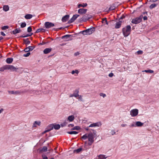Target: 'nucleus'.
I'll list each match as a JSON object with an SVG mask.
<instances>
[{
	"mask_svg": "<svg viewBox=\"0 0 159 159\" xmlns=\"http://www.w3.org/2000/svg\"><path fill=\"white\" fill-rule=\"evenodd\" d=\"M131 27L129 25H128L123 28L122 33L125 37H127L129 35L131 31Z\"/></svg>",
	"mask_w": 159,
	"mask_h": 159,
	"instance_id": "f257e3e1",
	"label": "nucleus"
},
{
	"mask_svg": "<svg viewBox=\"0 0 159 159\" xmlns=\"http://www.w3.org/2000/svg\"><path fill=\"white\" fill-rule=\"evenodd\" d=\"M28 91L26 89L20 90L16 91H8V92L9 94L20 95L21 93H23L28 92Z\"/></svg>",
	"mask_w": 159,
	"mask_h": 159,
	"instance_id": "f03ea898",
	"label": "nucleus"
},
{
	"mask_svg": "<svg viewBox=\"0 0 159 159\" xmlns=\"http://www.w3.org/2000/svg\"><path fill=\"white\" fill-rule=\"evenodd\" d=\"M143 18V16L142 15L139 17L133 19L131 21V23L135 24H138L142 21Z\"/></svg>",
	"mask_w": 159,
	"mask_h": 159,
	"instance_id": "7ed1b4c3",
	"label": "nucleus"
},
{
	"mask_svg": "<svg viewBox=\"0 0 159 159\" xmlns=\"http://www.w3.org/2000/svg\"><path fill=\"white\" fill-rule=\"evenodd\" d=\"M94 136L92 133H90L88 134V139L89 143V145H91L94 142Z\"/></svg>",
	"mask_w": 159,
	"mask_h": 159,
	"instance_id": "20e7f679",
	"label": "nucleus"
},
{
	"mask_svg": "<svg viewBox=\"0 0 159 159\" xmlns=\"http://www.w3.org/2000/svg\"><path fill=\"white\" fill-rule=\"evenodd\" d=\"M138 110L137 109H134L130 111V115L132 117H134L138 115Z\"/></svg>",
	"mask_w": 159,
	"mask_h": 159,
	"instance_id": "39448f33",
	"label": "nucleus"
},
{
	"mask_svg": "<svg viewBox=\"0 0 159 159\" xmlns=\"http://www.w3.org/2000/svg\"><path fill=\"white\" fill-rule=\"evenodd\" d=\"M80 15L78 14H75L73 16L72 18L68 21V23L69 24L73 22L76 18L78 17Z\"/></svg>",
	"mask_w": 159,
	"mask_h": 159,
	"instance_id": "423d86ee",
	"label": "nucleus"
},
{
	"mask_svg": "<svg viewBox=\"0 0 159 159\" xmlns=\"http://www.w3.org/2000/svg\"><path fill=\"white\" fill-rule=\"evenodd\" d=\"M7 70H10L11 71H16L18 69L12 65H7Z\"/></svg>",
	"mask_w": 159,
	"mask_h": 159,
	"instance_id": "0eeeda50",
	"label": "nucleus"
},
{
	"mask_svg": "<svg viewBox=\"0 0 159 159\" xmlns=\"http://www.w3.org/2000/svg\"><path fill=\"white\" fill-rule=\"evenodd\" d=\"M71 36H72V35L70 34H66L62 36L61 38L63 39H65L66 41H68L72 39V38H70Z\"/></svg>",
	"mask_w": 159,
	"mask_h": 159,
	"instance_id": "6e6552de",
	"label": "nucleus"
},
{
	"mask_svg": "<svg viewBox=\"0 0 159 159\" xmlns=\"http://www.w3.org/2000/svg\"><path fill=\"white\" fill-rule=\"evenodd\" d=\"M102 125L101 122H98L93 123L90 124L88 127H100Z\"/></svg>",
	"mask_w": 159,
	"mask_h": 159,
	"instance_id": "1a4fd4ad",
	"label": "nucleus"
},
{
	"mask_svg": "<svg viewBox=\"0 0 159 159\" xmlns=\"http://www.w3.org/2000/svg\"><path fill=\"white\" fill-rule=\"evenodd\" d=\"M54 126L53 125V124H51L49 125L47 128V129L45 130L43 133H42L43 134H44L45 133L49 132L51 130H52L53 129Z\"/></svg>",
	"mask_w": 159,
	"mask_h": 159,
	"instance_id": "9d476101",
	"label": "nucleus"
},
{
	"mask_svg": "<svg viewBox=\"0 0 159 159\" xmlns=\"http://www.w3.org/2000/svg\"><path fill=\"white\" fill-rule=\"evenodd\" d=\"M44 25L47 28H50L54 26V24L49 22H46L45 23Z\"/></svg>",
	"mask_w": 159,
	"mask_h": 159,
	"instance_id": "9b49d317",
	"label": "nucleus"
},
{
	"mask_svg": "<svg viewBox=\"0 0 159 159\" xmlns=\"http://www.w3.org/2000/svg\"><path fill=\"white\" fill-rule=\"evenodd\" d=\"M95 28L92 27L86 30V31H87L88 34V35H90L94 32L95 31Z\"/></svg>",
	"mask_w": 159,
	"mask_h": 159,
	"instance_id": "f8f14e48",
	"label": "nucleus"
},
{
	"mask_svg": "<svg viewBox=\"0 0 159 159\" xmlns=\"http://www.w3.org/2000/svg\"><path fill=\"white\" fill-rule=\"evenodd\" d=\"M87 11L86 9L81 8L79 9L78 11V13L80 14H82L86 13Z\"/></svg>",
	"mask_w": 159,
	"mask_h": 159,
	"instance_id": "ddd939ff",
	"label": "nucleus"
},
{
	"mask_svg": "<svg viewBox=\"0 0 159 159\" xmlns=\"http://www.w3.org/2000/svg\"><path fill=\"white\" fill-rule=\"evenodd\" d=\"M121 23L122 22L121 21L117 22L115 24V28L116 29L120 28L121 25Z\"/></svg>",
	"mask_w": 159,
	"mask_h": 159,
	"instance_id": "4468645a",
	"label": "nucleus"
},
{
	"mask_svg": "<svg viewBox=\"0 0 159 159\" xmlns=\"http://www.w3.org/2000/svg\"><path fill=\"white\" fill-rule=\"evenodd\" d=\"M69 18V15H66L62 17L61 19V20L63 22H65Z\"/></svg>",
	"mask_w": 159,
	"mask_h": 159,
	"instance_id": "2eb2a0df",
	"label": "nucleus"
},
{
	"mask_svg": "<svg viewBox=\"0 0 159 159\" xmlns=\"http://www.w3.org/2000/svg\"><path fill=\"white\" fill-rule=\"evenodd\" d=\"M52 50V48H46L44 50L43 52L44 54H47L50 53Z\"/></svg>",
	"mask_w": 159,
	"mask_h": 159,
	"instance_id": "dca6fc26",
	"label": "nucleus"
},
{
	"mask_svg": "<svg viewBox=\"0 0 159 159\" xmlns=\"http://www.w3.org/2000/svg\"><path fill=\"white\" fill-rule=\"evenodd\" d=\"M79 93V91L78 89H76L74 91L73 93V95H74V97L75 98L78 97V96H79V94L78 93Z\"/></svg>",
	"mask_w": 159,
	"mask_h": 159,
	"instance_id": "f3484780",
	"label": "nucleus"
},
{
	"mask_svg": "<svg viewBox=\"0 0 159 159\" xmlns=\"http://www.w3.org/2000/svg\"><path fill=\"white\" fill-rule=\"evenodd\" d=\"M143 124L140 121H137L135 122V126L137 127L142 126Z\"/></svg>",
	"mask_w": 159,
	"mask_h": 159,
	"instance_id": "a211bd4d",
	"label": "nucleus"
},
{
	"mask_svg": "<svg viewBox=\"0 0 159 159\" xmlns=\"http://www.w3.org/2000/svg\"><path fill=\"white\" fill-rule=\"evenodd\" d=\"M41 122L40 121H35L33 125V127H37V125H40Z\"/></svg>",
	"mask_w": 159,
	"mask_h": 159,
	"instance_id": "6ab92c4d",
	"label": "nucleus"
},
{
	"mask_svg": "<svg viewBox=\"0 0 159 159\" xmlns=\"http://www.w3.org/2000/svg\"><path fill=\"white\" fill-rule=\"evenodd\" d=\"M48 148L47 147L44 146L43 148L39 149V151L41 152H46L47 151Z\"/></svg>",
	"mask_w": 159,
	"mask_h": 159,
	"instance_id": "aec40b11",
	"label": "nucleus"
},
{
	"mask_svg": "<svg viewBox=\"0 0 159 159\" xmlns=\"http://www.w3.org/2000/svg\"><path fill=\"white\" fill-rule=\"evenodd\" d=\"M7 65H5L0 68V71L3 72L4 70H7Z\"/></svg>",
	"mask_w": 159,
	"mask_h": 159,
	"instance_id": "412c9836",
	"label": "nucleus"
},
{
	"mask_svg": "<svg viewBox=\"0 0 159 159\" xmlns=\"http://www.w3.org/2000/svg\"><path fill=\"white\" fill-rule=\"evenodd\" d=\"M21 32V30L19 29H16L14 30L13 31V34H16L20 33Z\"/></svg>",
	"mask_w": 159,
	"mask_h": 159,
	"instance_id": "4be33fe9",
	"label": "nucleus"
},
{
	"mask_svg": "<svg viewBox=\"0 0 159 159\" xmlns=\"http://www.w3.org/2000/svg\"><path fill=\"white\" fill-rule=\"evenodd\" d=\"M13 61V59L11 58H8L6 60V62L8 64H10Z\"/></svg>",
	"mask_w": 159,
	"mask_h": 159,
	"instance_id": "5701e85b",
	"label": "nucleus"
},
{
	"mask_svg": "<svg viewBox=\"0 0 159 159\" xmlns=\"http://www.w3.org/2000/svg\"><path fill=\"white\" fill-rule=\"evenodd\" d=\"M75 117L73 115L69 116L68 117V120L70 122L73 121Z\"/></svg>",
	"mask_w": 159,
	"mask_h": 159,
	"instance_id": "b1692460",
	"label": "nucleus"
},
{
	"mask_svg": "<svg viewBox=\"0 0 159 159\" xmlns=\"http://www.w3.org/2000/svg\"><path fill=\"white\" fill-rule=\"evenodd\" d=\"M107 157L102 154H100L98 156V159H106Z\"/></svg>",
	"mask_w": 159,
	"mask_h": 159,
	"instance_id": "393cba45",
	"label": "nucleus"
},
{
	"mask_svg": "<svg viewBox=\"0 0 159 159\" xmlns=\"http://www.w3.org/2000/svg\"><path fill=\"white\" fill-rule=\"evenodd\" d=\"M33 17V16L31 14H27L25 15V18L26 19H30L31 18Z\"/></svg>",
	"mask_w": 159,
	"mask_h": 159,
	"instance_id": "a878e982",
	"label": "nucleus"
},
{
	"mask_svg": "<svg viewBox=\"0 0 159 159\" xmlns=\"http://www.w3.org/2000/svg\"><path fill=\"white\" fill-rule=\"evenodd\" d=\"M92 17L91 16H89V15H85L83 17V20H84V19H85L86 20H88L89 19H90Z\"/></svg>",
	"mask_w": 159,
	"mask_h": 159,
	"instance_id": "bb28decb",
	"label": "nucleus"
},
{
	"mask_svg": "<svg viewBox=\"0 0 159 159\" xmlns=\"http://www.w3.org/2000/svg\"><path fill=\"white\" fill-rule=\"evenodd\" d=\"M53 125L54 126V128L55 129H59L60 128V125L59 124H57V125Z\"/></svg>",
	"mask_w": 159,
	"mask_h": 159,
	"instance_id": "cd10ccee",
	"label": "nucleus"
},
{
	"mask_svg": "<svg viewBox=\"0 0 159 159\" xmlns=\"http://www.w3.org/2000/svg\"><path fill=\"white\" fill-rule=\"evenodd\" d=\"M45 31V30L43 29L42 28H40L39 29L37 30L36 31V33H39L40 32H44Z\"/></svg>",
	"mask_w": 159,
	"mask_h": 159,
	"instance_id": "c85d7f7f",
	"label": "nucleus"
},
{
	"mask_svg": "<svg viewBox=\"0 0 159 159\" xmlns=\"http://www.w3.org/2000/svg\"><path fill=\"white\" fill-rule=\"evenodd\" d=\"M3 10L5 11H7L9 10V7L7 5H4L3 7Z\"/></svg>",
	"mask_w": 159,
	"mask_h": 159,
	"instance_id": "c756f323",
	"label": "nucleus"
},
{
	"mask_svg": "<svg viewBox=\"0 0 159 159\" xmlns=\"http://www.w3.org/2000/svg\"><path fill=\"white\" fill-rule=\"evenodd\" d=\"M67 124H68V123L67 121V120H65L64 121L63 123H62L61 124V127H64V126H66V125Z\"/></svg>",
	"mask_w": 159,
	"mask_h": 159,
	"instance_id": "7c9ffc66",
	"label": "nucleus"
},
{
	"mask_svg": "<svg viewBox=\"0 0 159 159\" xmlns=\"http://www.w3.org/2000/svg\"><path fill=\"white\" fill-rule=\"evenodd\" d=\"M82 148H80L77 149H75L74 150V152H76L77 153H78L80 152L82 150Z\"/></svg>",
	"mask_w": 159,
	"mask_h": 159,
	"instance_id": "2f4dec72",
	"label": "nucleus"
},
{
	"mask_svg": "<svg viewBox=\"0 0 159 159\" xmlns=\"http://www.w3.org/2000/svg\"><path fill=\"white\" fill-rule=\"evenodd\" d=\"M143 72H146V73H152L154 72V71L153 70H145L142 71Z\"/></svg>",
	"mask_w": 159,
	"mask_h": 159,
	"instance_id": "473e14b6",
	"label": "nucleus"
},
{
	"mask_svg": "<svg viewBox=\"0 0 159 159\" xmlns=\"http://www.w3.org/2000/svg\"><path fill=\"white\" fill-rule=\"evenodd\" d=\"M67 133L70 134H76L78 133V132L75 131L68 132Z\"/></svg>",
	"mask_w": 159,
	"mask_h": 159,
	"instance_id": "72a5a7b5",
	"label": "nucleus"
},
{
	"mask_svg": "<svg viewBox=\"0 0 159 159\" xmlns=\"http://www.w3.org/2000/svg\"><path fill=\"white\" fill-rule=\"evenodd\" d=\"M87 4L86 3H85L83 5L82 4H79L78 5V8H80V7H85L87 6Z\"/></svg>",
	"mask_w": 159,
	"mask_h": 159,
	"instance_id": "f704fd0d",
	"label": "nucleus"
},
{
	"mask_svg": "<svg viewBox=\"0 0 159 159\" xmlns=\"http://www.w3.org/2000/svg\"><path fill=\"white\" fill-rule=\"evenodd\" d=\"M88 134H86L82 136V138L84 140L87 139V138H88Z\"/></svg>",
	"mask_w": 159,
	"mask_h": 159,
	"instance_id": "c9c22d12",
	"label": "nucleus"
},
{
	"mask_svg": "<svg viewBox=\"0 0 159 159\" xmlns=\"http://www.w3.org/2000/svg\"><path fill=\"white\" fill-rule=\"evenodd\" d=\"M157 6V5L156 4H152L151 5H150L149 6V8L150 9H152L153 8H155Z\"/></svg>",
	"mask_w": 159,
	"mask_h": 159,
	"instance_id": "e433bc0d",
	"label": "nucleus"
},
{
	"mask_svg": "<svg viewBox=\"0 0 159 159\" xmlns=\"http://www.w3.org/2000/svg\"><path fill=\"white\" fill-rule=\"evenodd\" d=\"M80 33H81L82 34L84 35H88V34L87 31H86V30L81 31V32H80Z\"/></svg>",
	"mask_w": 159,
	"mask_h": 159,
	"instance_id": "4c0bfd02",
	"label": "nucleus"
},
{
	"mask_svg": "<svg viewBox=\"0 0 159 159\" xmlns=\"http://www.w3.org/2000/svg\"><path fill=\"white\" fill-rule=\"evenodd\" d=\"M80 127L79 126H75L72 128L71 129V130H79L80 129Z\"/></svg>",
	"mask_w": 159,
	"mask_h": 159,
	"instance_id": "58836bf2",
	"label": "nucleus"
},
{
	"mask_svg": "<svg viewBox=\"0 0 159 159\" xmlns=\"http://www.w3.org/2000/svg\"><path fill=\"white\" fill-rule=\"evenodd\" d=\"M116 7L114 6H111L108 10V11H111L114 10Z\"/></svg>",
	"mask_w": 159,
	"mask_h": 159,
	"instance_id": "ea45409f",
	"label": "nucleus"
},
{
	"mask_svg": "<svg viewBox=\"0 0 159 159\" xmlns=\"http://www.w3.org/2000/svg\"><path fill=\"white\" fill-rule=\"evenodd\" d=\"M32 34H27L26 35H22L20 36V37H21V38H25V37L30 36H31V35Z\"/></svg>",
	"mask_w": 159,
	"mask_h": 159,
	"instance_id": "a19ab883",
	"label": "nucleus"
},
{
	"mask_svg": "<svg viewBox=\"0 0 159 159\" xmlns=\"http://www.w3.org/2000/svg\"><path fill=\"white\" fill-rule=\"evenodd\" d=\"M79 73V71L77 70H73L71 71V73L72 74H74L75 73L78 74Z\"/></svg>",
	"mask_w": 159,
	"mask_h": 159,
	"instance_id": "79ce46f5",
	"label": "nucleus"
},
{
	"mask_svg": "<svg viewBox=\"0 0 159 159\" xmlns=\"http://www.w3.org/2000/svg\"><path fill=\"white\" fill-rule=\"evenodd\" d=\"M102 23H105V24L107 25H108V23L107 22V19L106 18L103 19L102 20Z\"/></svg>",
	"mask_w": 159,
	"mask_h": 159,
	"instance_id": "37998d69",
	"label": "nucleus"
},
{
	"mask_svg": "<svg viewBox=\"0 0 159 159\" xmlns=\"http://www.w3.org/2000/svg\"><path fill=\"white\" fill-rule=\"evenodd\" d=\"M9 28V26L8 25H6L3 26L2 27V30H4L6 29H7Z\"/></svg>",
	"mask_w": 159,
	"mask_h": 159,
	"instance_id": "c03bdc74",
	"label": "nucleus"
},
{
	"mask_svg": "<svg viewBox=\"0 0 159 159\" xmlns=\"http://www.w3.org/2000/svg\"><path fill=\"white\" fill-rule=\"evenodd\" d=\"M26 26V24L25 22L22 23L20 25V26L21 28H23L25 27Z\"/></svg>",
	"mask_w": 159,
	"mask_h": 159,
	"instance_id": "a18cd8bd",
	"label": "nucleus"
},
{
	"mask_svg": "<svg viewBox=\"0 0 159 159\" xmlns=\"http://www.w3.org/2000/svg\"><path fill=\"white\" fill-rule=\"evenodd\" d=\"M28 48L30 50V51H32L34 48V46H29Z\"/></svg>",
	"mask_w": 159,
	"mask_h": 159,
	"instance_id": "49530a36",
	"label": "nucleus"
},
{
	"mask_svg": "<svg viewBox=\"0 0 159 159\" xmlns=\"http://www.w3.org/2000/svg\"><path fill=\"white\" fill-rule=\"evenodd\" d=\"M32 28L30 26L28 28L27 31L28 32H30L32 31Z\"/></svg>",
	"mask_w": 159,
	"mask_h": 159,
	"instance_id": "de8ad7c7",
	"label": "nucleus"
},
{
	"mask_svg": "<svg viewBox=\"0 0 159 159\" xmlns=\"http://www.w3.org/2000/svg\"><path fill=\"white\" fill-rule=\"evenodd\" d=\"M137 53L138 54H142L143 53V52L141 50H139L137 51Z\"/></svg>",
	"mask_w": 159,
	"mask_h": 159,
	"instance_id": "09e8293b",
	"label": "nucleus"
},
{
	"mask_svg": "<svg viewBox=\"0 0 159 159\" xmlns=\"http://www.w3.org/2000/svg\"><path fill=\"white\" fill-rule=\"evenodd\" d=\"M100 96H102V97H103V98H105L106 96V95L105 94H104V93H100Z\"/></svg>",
	"mask_w": 159,
	"mask_h": 159,
	"instance_id": "8fccbe9b",
	"label": "nucleus"
},
{
	"mask_svg": "<svg viewBox=\"0 0 159 159\" xmlns=\"http://www.w3.org/2000/svg\"><path fill=\"white\" fill-rule=\"evenodd\" d=\"M30 55V52H28L25 54H24L23 56L24 57H28Z\"/></svg>",
	"mask_w": 159,
	"mask_h": 159,
	"instance_id": "3c124183",
	"label": "nucleus"
},
{
	"mask_svg": "<svg viewBox=\"0 0 159 159\" xmlns=\"http://www.w3.org/2000/svg\"><path fill=\"white\" fill-rule=\"evenodd\" d=\"M111 133L112 135H114L116 134V132L114 130H111Z\"/></svg>",
	"mask_w": 159,
	"mask_h": 159,
	"instance_id": "603ef678",
	"label": "nucleus"
},
{
	"mask_svg": "<svg viewBox=\"0 0 159 159\" xmlns=\"http://www.w3.org/2000/svg\"><path fill=\"white\" fill-rule=\"evenodd\" d=\"M42 157L43 159H48V157L43 154L42 155Z\"/></svg>",
	"mask_w": 159,
	"mask_h": 159,
	"instance_id": "864d4df0",
	"label": "nucleus"
},
{
	"mask_svg": "<svg viewBox=\"0 0 159 159\" xmlns=\"http://www.w3.org/2000/svg\"><path fill=\"white\" fill-rule=\"evenodd\" d=\"M78 98L81 101H83L82 96H81V95H79V96H78Z\"/></svg>",
	"mask_w": 159,
	"mask_h": 159,
	"instance_id": "5fc2aeb1",
	"label": "nucleus"
},
{
	"mask_svg": "<svg viewBox=\"0 0 159 159\" xmlns=\"http://www.w3.org/2000/svg\"><path fill=\"white\" fill-rule=\"evenodd\" d=\"M25 43L26 44H29L30 43V42L28 40V39L25 40Z\"/></svg>",
	"mask_w": 159,
	"mask_h": 159,
	"instance_id": "6e6d98bb",
	"label": "nucleus"
},
{
	"mask_svg": "<svg viewBox=\"0 0 159 159\" xmlns=\"http://www.w3.org/2000/svg\"><path fill=\"white\" fill-rule=\"evenodd\" d=\"M24 51L26 52H28L30 51V50L27 47L24 49Z\"/></svg>",
	"mask_w": 159,
	"mask_h": 159,
	"instance_id": "4d7b16f0",
	"label": "nucleus"
},
{
	"mask_svg": "<svg viewBox=\"0 0 159 159\" xmlns=\"http://www.w3.org/2000/svg\"><path fill=\"white\" fill-rule=\"evenodd\" d=\"M108 76L110 77H112L113 76V74L112 73H110L109 75Z\"/></svg>",
	"mask_w": 159,
	"mask_h": 159,
	"instance_id": "13d9d810",
	"label": "nucleus"
},
{
	"mask_svg": "<svg viewBox=\"0 0 159 159\" xmlns=\"http://www.w3.org/2000/svg\"><path fill=\"white\" fill-rule=\"evenodd\" d=\"M143 20H147L148 19V17L146 16H145L144 17H143Z\"/></svg>",
	"mask_w": 159,
	"mask_h": 159,
	"instance_id": "bf43d9fd",
	"label": "nucleus"
},
{
	"mask_svg": "<svg viewBox=\"0 0 159 159\" xmlns=\"http://www.w3.org/2000/svg\"><path fill=\"white\" fill-rule=\"evenodd\" d=\"M127 126V125L126 124H122L121 125V126L122 127H125L126 126Z\"/></svg>",
	"mask_w": 159,
	"mask_h": 159,
	"instance_id": "052dcab7",
	"label": "nucleus"
},
{
	"mask_svg": "<svg viewBox=\"0 0 159 159\" xmlns=\"http://www.w3.org/2000/svg\"><path fill=\"white\" fill-rule=\"evenodd\" d=\"M74 126V125L73 124H70L68 125V126L69 127H73Z\"/></svg>",
	"mask_w": 159,
	"mask_h": 159,
	"instance_id": "680f3d73",
	"label": "nucleus"
},
{
	"mask_svg": "<svg viewBox=\"0 0 159 159\" xmlns=\"http://www.w3.org/2000/svg\"><path fill=\"white\" fill-rule=\"evenodd\" d=\"M1 35L3 36H5L6 35L3 32H1Z\"/></svg>",
	"mask_w": 159,
	"mask_h": 159,
	"instance_id": "e2e57ef3",
	"label": "nucleus"
},
{
	"mask_svg": "<svg viewBox=\"0 0 159 159\" xmlns=\"http://www.w3.org/2000/svg\"><path fill=\"white\" fill-rule=\"evenodd\" d=\"M129 126L130 127H136V126H135V124H131V125H130Z\"/></svg>",
	"mask_w": 159,
	"mask_h": 159,
	"instance_id": "0e129e2a",
	"label": "nucleus"
},
{
	"mask_svg": "<svg viewBox=\"0 0 159 159\" xmlns=\"http://www.w3.org/2000/svg\"><path fill=\"white\" fill-rule=\"evenodd\" d=\"M147 13H148V12L147 11L143 12L142 13V14L143 15H145V14L147 15Z\"/></svg>",
	"mask_w": 159,
	"mask_h": 159,
	"instance_id": "69168bd1",
	"label": "nucleus"
},
{
	"mask_svg": "<svg viewBox=\"0 0 159 159\" xmlns=\"http://www.w3.org/2000/svg\"><path fill=\"white\" fill-rule=\"evenodd\" d=\"M3 111V109H0V114H1Z\"/></svg>",
	"mask_w": 159,
	"mask_h": 159,
	"instance_id": "338daca9",
	"label": "nucleus"
},
{
	"mask_svg": "<svg viewBox=\"0 0 159 159\" xmlns=\"http://www.w3.org/2000/svg\"><path fill=\"white\" fill-rule=\"evenodd\" d=\"M74 95H73V93L72 94H71L70 95V97H74Z\"/></svg>",
	"mask_w": 159,
	"mask_h": 159,
	"instance_id": "774afa93",
	"label": "nucleus"
}]
</instances>
